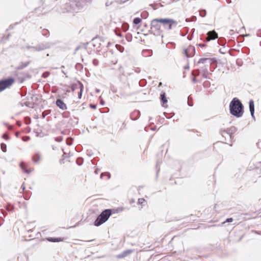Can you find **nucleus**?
I'll return each instance as SVG.
<instances>
[{
	"instance_id": "nucleus-17",
	"label": "nucleus",
	"mask_w": 261,
	"mask_h": 261,
	"mask_svg": "<svg viewBox=\"0 0 261 261\" xmlns=\"http://www.w3.org/2000/svg\"><path fill=\"white\" fill-rule=\"evenodd\" d=\"M142 54L144 56H150L152 55V51L151 50H143Z\"/></svg>"
},
{
	"instance_id": "nucleus-29",
	"label": "nucleus",
	"mask_w": 261,
	"mask_h": 261,
	"mask_svg": "<svg viewBox=\"0 0 261 261\" xmlns=\"http://www.w3.org/2000/svg\"><path fill=\"white\" fill-rule=\"evenodd\" d=\"M83 2L84 3V5H86L88 3H90L91 2L92 0H82Z\"/></svg>"
},
{
	"instance_id": "nucleus-16",
	"label": "nucleus",
	"mask_w": 261,
	"mask_h": 261,
	"mask_svg": "<svg viewBox=\"0 0 261 261\" xmlns=\"http://www.w3.org/2000/svg\"><path fill=\"white\" fill-rule=\"evenodd\" d=\"M161 101L163 102V106H164V105L167 102V99L166 97V95H165V93H164L161 95Z\"/></svg>"
},
{
	"instance_id": "nucleus-34",
	"label": "nucleus",
	"mask_w": 261,
	"mask_h": 261,
	"mask_svg": "<svg viewBox=\"0 0 261 261\" xmlns=\"http://www.w3.org/2000/svg\"><path fill=\"white\" fill-rule=\"evenodd\" d=\"M3 138L6 140H8L9 139V137L6 134H4L3 135Z\"/></svg>"
},
{
	"instance_id": "nucleus-28",
	"label": "nucleus",
	"mask_w": 261,
	"mask_h": 261,
	"mask_svg": "<svg viewBox=\"0 0 261 261\" xmlns=\"http://www.w3.org/2000/svg\"><path fill=\"white\" fill-rule=\"evenodd\" d=\"M144 201H145L144 199L139 198L138 199V203L141 204L144 202Z\"/></svg>"
},
{
	"instance_id": "nucleus-30",
	"label": "nucleus",
	"mask_w": 261,
	"mask_h": 261,
	"mask_svg": "<svg viewBox=\"0 0 261 261\" xmlns=\"http://www.w3.org/2000/svg\"><path fill=\"white\" fill-rule=\"evenodd\" d=\"M190 100H191V97H190V96L188 97V105L189 106H193V103H191V101H190Z\"/></svg>"
},
{
	"instance_id": "nucleus-37",
	"label": "nucleus",
	"mask_w": 261,
	"mask_h": 261,
	"mask_svg": "<svg viewBox=\"0 0 261 261\" xmlns=\"http://www.w3.org/2000/svg\"><path fill=\"white\" fill-rule=\"evenodd\" d=\"M30 139V137H28L27 139H25V140H23V141H27L28 140H29Z\"/></svg>"
},
{
	"instance_id": "nucleus-1",
	"label": "nucleus",
	"mask_w": 261,
	"mask_h": 261,
	"mask_svg": "<svg viewBox=\"0 0 261 261\" xmlns=\"http://www.w3.org/2000/svg\"><path fill=\"white\" fill-rule=\"evenodd\" d=\"M230 113L231 115L239 118L242 116L244 111L243 106L237 98H234L229 105Z\"/></svg>"
},
{
	"instance_id": "nucleus-41",
	"label": "nucleus",
	"mask_w": 261,
	"mask_h": 261,
	"mask_svg": "<svg viewBox=\"0 0 261 261\" xmlns=\"http://www.w3.org/2000/svg\"><path fill=\"white\" fill-rule=\"evenodd\" d=\"M95 172L96 173H97V172H98V171H97V170H95Z\"/></svg>"
},
{
	"instance_id": "nucleus-15",
	"label": "nucleus",
	"mask_w": 261,
	"mask_h": 261,
	"mask_svg": "<svg viewBox=\"0 0 261 261\" xmlns=\"http://www.w3.org/2000/svg\"><path fill=\"white\" fill-rule=\"evenodd\" d=\"M20 166L21 168L23 170H24V171L27 173H30L33 170V169H27L25 168L24 163L22 162L20 164Z\"/></svg>"
},
{
	"instance_id": "nucleus-40",
	"label": "nucleus",
	"mask_w": 261,
	"mask_h": 261,
	"mask_svg": "<svg viewBox=\"0 0 261 261\" xmlns=\"http://www.w3.org/2000/svg\"><path fill=\"white\" fill-rule=\"evenodd\" d=\"M21 188L23 189V190H24V186H21Z\"/></svg>"
},
{
	"instance_id": "nucleus-26",
	"label": "nucleus",
	"mask_w": 261,
	"mask_h": 261,
	"mask_svg": "<svg viewBox=\"0 0 261 261\" xmlns=\"http://www.w3.org/2000/svg\"><path fill=\"white\" fill-rule=\"evenodd\" d=\"M207 67V66H204V67H201V68L202 69V73H208Z\"/></svg>"
},
{
	"instance_id": "nucleus-22",
	"label": "nucleus",
	"mask_w": 261,
	"mask_h": 261,
	"mask_svg": "<svg viewBox=\"0 0 261 261\" xmlns=\"http://www.w3.org/2000/svg\"><path fill=\"white\" fill-rule=\"evenodd\" d=\"M199 14L202 17H205L206 16V10H200L199 11Z\"/></svg>"
},
{
	"instance_id": "nucleus-39",
	"label": "nucleus",
	"mask_w": 261,
	"mask_h": 261,
	"mask_svg": "<svg viewBox=\"0 0 261 261\" xmlns=\"http://www.w3.org/2000/svg\"><path fill=\"white\" fill-rule=\"evenodd\" d=\"M101 104L102 105H104V102H103V101H101Z\"/></svg>"
},
{
	"instance_id": "nucleus-24",
	"label": "nucleus",
	"mask_w": 261,
	"mask_h": 261,
	"mask_svg": "<svg viewBox=\"0 0 261 261\" xmlns=\"http://www.w3.org/2000/svg\"><path fill=\"white\" fill-rule=\"evenodd\" d=\"M107 176L108 179H110L111 177V175L109 173H102L100 175V178H102L103 176Z\"/></svg>"
},
{
	"instance_id": "nucleus-5",
	"label": "nucleus",
	"mask_w": 261,
	"mask_h": 261,
	"mask_svg": "<svg viewBox=\"0 0 261 261\" xmlns=\"http://www.w3.org/2000/svg\"><path fill=\"white\" fill-rule=\"evenodd\" d=\"M72 90L73 91H75L77 89H80V92L78 93V97L80 99L82 95V91L84 89L83 84L79 81L76 83L73 84L71 87Z\"/></svg>"
},
{
	"instance_id": "nucleus-3",
	"label": "nucleus",
	"mask_w": 261,
	"mask_h": 261,
	"mask_svg": "<svg viewBox=\"0 0 261 261\" xmlns=\"http://www.w3.org/2000/svg\"><path fill=\"white\" fill-rule=\"evenodd\" d=\"M161 23L167 31L172 29L173 27H175L177 25V22L172 19L170 18H160Z\"/></svg>"
},
{
	"instance_id": "nucleus-6",
	"label": "nucleus",
	"mask_w": 261,
	"mask_h": 261,
	"mask_svg": "<svg viewBox=\"0 0 261 261\" xmlns=\"http://www.w3.org/2000/svg\"><path fill=\"white\" fill-rule=\"evenodd\" d=\"M160 18L153 19L151 22V27L156 31H160L161 28Z\"/></svg>"
},
{
	"instance_id": "nucleus-19",
	"label": "nucleus",
	"mask_w": 261,
	"mask_h": 261,
	"mask_svg": "<svg viewBox=\"0 0 261 261\" xmlns=\"http://www.w3.org/2000/svg\"><path fill=\"white\" fill-rule=\"evenodd\" d=\"M133 252V250H127L126 251H125L123 252L122 254L121 255L122 257H124L126 256L127 254L131 253Z\"/></svg>"
},
{
	"instance_id": "nucleus-11",
	"label": "nucleus",
	"mask_w": 261,
	"mask_h": 261,
	"mask_svg": "<svg viewBox=\"0 0 261 261\" xmlns=\"http://www.w3.org/2000/svg\"><path fill=\"white\" fill-rule=\"evenodd\" d=\"M207 40L208 41L211 40L215 39L218 38V34L215 31H209L207 33Z\"/></svg>"
},
{
	"instance_id": "nucleus-36",
	"label": "nucleus",
	"mask_w": 261,
	"mask_h": 261,
	"mask_svg": "<svg viewBox=\"0 0 261 261\" xmlns=\"http://www.w3.org/2000/svg\"><path fill=\"white\" fill-rule=\"evenodd\" d=\"M91 107L92 108H94V109H95L96 108V106L95 105H91Z\"/></svg>"
},
{
	"instance_id": "nucleus-12",
	"label": "nucleus",
	"mask_w": 261,
	"mask_h": 261,
	"mask_svg": "<svg viewBox=\"0 0 261 261\" xmlns=\"http://www.w3.org/2000/svg\"><path fill=\"white\" fill-rule=\"evenodd\" d=\"M57 106L62 110H65L67 109V107L66 104L61 100V99H57L56 101Z\"/></svg>"
},
{
	"instance_id": "nucleus-14",
	"label": "nucleus",
	"mask_w": 261,
	"mask_h": 261,
	"mask_svg": "<svg viewBox=\"0 0 261 261\" xmlns=\"http://www.w3.org/2000/svg\"><path fill=\"white\" fill-rule=\"evenodd\" d=\"M33 162L35 163H39L41 160V155L39 153H36L32 157Z\"/></svg>"
},
{
	"instance_id": "nucleus-27",
	"label": "nucleus",
	"mask_w": 261,
	"mask_h": 261,
	"mask_svg": "<svg viewBox=\"0 0 261 261\" xmlns=\"http://www.w3.org/2000/svg\"><path fill=\"white\" fill-rule=\"evenodd\" d=\"M55 140L56 141L60 142L63 140V137H58L55 138Z\"/></svg>"
},
{
	"instance_id": "nucleus-7",
	"label": "nucleus",
	"mask_w": 261,
	"mask_h": 261,
	"mask_svg": "<svg viewBox=\"0 0 261 261\" xmlns=\"http://www.w3.org/2000/svg\"><path fill=\"white\" fill-rule=\"evenodd\" d=\"M185 54L187 58L193 57L195 53V47L193 46L189 45L184 50Z\"/></svg>"
},
{
	"instance_id": "nucleus-10",
	"label": "nucleus",
	"mask_w": 261,
	"mask_h": 261,
	"mask_svg": "<svg viewBox=\"0 0 261 261\" xmlns=\"http://www.w3.org/2000/svg\"><path fill=\"white\" fill-rule=\"evenodd\" d=\"M212 63L211 59L209 58H201L199 59L198 62V64H204L205 66L210 67Z\"/></svg>"
},
{
	"instance_id": "nucleus-35",
	"label": "nucleus",
	"mask_w": 261,
	"mask_h": 261,
	"mask_svg": "<svg viewBox=\"0 0 261 261\" xmlns=\"http://www.w3.org/2000/svg\"><path fill=\"white\" fill-rule=\"evenodd\" d=\"M192 81H193V82H196V78H195V77H194V78L192 79Z\"/></svg>"
},
{
	"instance_id": "nucleus-18",
	"label": "nucleus",
	"mask_w": 261,
	"mask_h": 261,
	"mask_svg": "<svg viewBox=\"0 0 261 261\" xmlns=\"http://www.w3.org/2000/svg\"><path fill=\"white\" fill-rule=\"evenodd\" d=\"M29 64V62H21L19 66L18 69H22L27 67Z\"/></svg>"
},
{
	"instance_id": "nucleus-8",
	"label": "nucleus",
	"mask_w": 261,
	"mask_h": 261,
	"mask_svg": "<svg viewBox=\"0 0 261 261\" xmlns=\"http://www.w3.org/2000/svg\"><path fill=\"white\" fill-rule=\"evenodd\" d=\"M47 47H48L46 45L43 44H39L36 46H28L27 47L28 49H32L34 51H40L47 48Z\"/></svg>"
},
{
	"instance_id": "nucleus-32",
	"label": "nucleus",
	"mask_w": 261,
	"mask_h": 261,
	"mask_svg": "<svg viewBox=\"0 0 261 261\" xmlns=\"http://www.w3.org/2000/svg\"><path fill=\"white\" fill-rule=\"evenodd\" d=\"M93 64L95 65V66H97L98 65V60H96V59H94L93 60Z\"/></svg>"
},
{
	"instance_id": "nucleus-21",
	"label": "nucleus",
	"mask_w": 261,
	"mask_h": 261,
	"mask_svg": "<svg viewBox=\"0 0 261 261\" xmlns=\"http://www.w3.org/2000/svg\"><path fill=\"white\" fill-rule=\"evenodd\" d=\"M61 239L60 238H50L48 239V241L53 242H59L61 241Z\"/></svg>"
},
{
	"instance_id": "nucleus-20",
	"label": "nucleus",
	"mask_w": 261,
	"mask_h": 261,
	"mask_svg": "<svg viewBox=\"0 0 261 261\" xmlns=\"http://www.w3.org/2000/svg\"><path fill=\"white\" fill-rule=\"evenodd\" d=\"M1 147L2 150L4 152H6L7 151V145L5 143H1Z\"/></svg>"
},
{
	"instance_id": "nucleus-38",
	"label": "nucleus",
	"mask_w": 261,
	"mask_h": 261,
	"mask_svg": "<svg viewBox=\"0 0 261 261\" xmlns=\"http://www.w3.org/2000/svg\"><path fill=\"white\" fill-rule=\"evenodd\" d=\"M96 92H99L100 91V90H98V89H96Z\"/></svg>"
},
{
	"instance_id": "nucleus-23",
	"label": "nucleus",
	"mask_w": 261,
	"mask_h": 261,
	"mask_svg": "<svg viewBox=\"0 0 261 261\" xmlns=\"http://www.w3.org/2000/svg\"><path fill=\"white\" fill-rule=\"evenodd\" d=\"M141 21V19L139 18V17H136L135 18L134 20H133V23L135 24H139V23H140Z\"/></svg>"
},
{
	"instance_id": "nucleus-2",
	"label": "nucleus",
	"mask_w": 261,
	"mask_h": 261,
	"mask_svg": "<svg viewBox=\"0 0 261 261\" xmlns=\"http://www.w3.org/2000/svg\"><path fill=\"white\" fill-rule=\"evenodd\" d=\"M111 215V210L107 209L103 211L97 218L94 222V225L98 226L107 221Z\"/></svg>"
},
{
	"instance_id": "nucleus-25",
	"label": "nucleus",
	"mask_w": 261,
	"mask_h": 261,
	"mask_svg": "<svg viewBox=\"0 0 261 261\" xmlns=\"http://www.w3.org/2000/svg\"><path fill=\"white\" fill-rule=\"evenodd\" d=\"M66 143L68 145H71L72 144V139L71 138H68L66 140Z\"/></svg>"
},
{
	"instance_id": "nucleus-13",
	"label": "nucleus",
	"mask_w": 261,
	"mask_h": 261,
	"mask_svg": "<svg viewBox=\"0 0 261 261\" xmlns=\"http://www.w3.org/2000/svg\"><path fill=\"white\" fill-rule=\"evenodd\" d=\"M249 109L252 117H254V101L253 100H250L249 101Z\"/></svg>"
},
{
	"instance_id": "nucleus-9",
	"label": "nucleus",
	"mask_w": 261,
	"mask_h": 261,
	"mask_svg": "<svg viewBox=\"0 0 261 261\" xmlns=\"http://www.w3.org/2000/svg\"><path fill=\"white\" fill-rule=\"evenodd\" d=\"M234 127H231L230 129L227 130H221V133L222 136L226 137V136H228L230 138H231L232 134L233 132L235 130Z\"/></svg>"
},
{
	"instance_id": "nucleus-4",
	"label": "nucleus",
	"mask_w": 261,
	"mask_h": 261,
	"mask_svg": "<svg viewBox=\"0 0 261 261\" xmlns=\"http://www.w3.org/2000/svg\"><path fill=\"white\" fill-rule=\"evenodd\" d=\"M15 80L13 78H9L0 81V92L4 90L7 88H9L14 83Z\"/></svg>"
},
{
	"instance_id": "nucleus-33",
	"label": "nucleus",
	"mask_w": 261,
	"mask_h": 261,
	"mask_svg": "<svg viewBox=\"0 0 261 261\" xmlns=\"http://www.w3.org/2000/svg\"><path fill=\"white\" fill-rule=\"evenodd\" d=\"M207 74L208 73H202V76L204 79L207 78Z\"/></svg>"
},
{
	"instance_id": "nucleus-31",
	"label": "nucleus",
	"mask_w": 261,
	"mask_h": 261,
	"mask_svg": "<svg viewBox=\"0 0 261 261\" xmlns=\"http://www.w3.org/2000/svg\"><path fill=\"white\" fill-rule=\"evenodd\" d=\"M233 221V219L232 218H227L226 221L224 222V223L226 222H231Z\"/></svg>"
}]
</instances>
